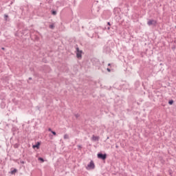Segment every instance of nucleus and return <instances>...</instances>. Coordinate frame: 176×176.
<instances>
[{
	"label": "nucleus",
	"instance_id": "nucleus-1",
	"mask_svg": "<svg viewBox=\"0 0 176 176\" xmlns=\"http://www.w3.org/2000/svg\"><path fill=\"white\" fill-rule=\"evenodd\" d=\"M76 57H77V58H82V53H83V51L80 50L79 47H76Z\"/></svg>",
	"mask_w": 176,
	"mask_h": 176
},
{
	"label": "nucleus",
	"instance_id": "nucleus-2",
	"mask_svg": "<svg viewBox=\"0 0 176 176\" xmlns=\"http://www.w3.org/2000/svg\"><path fill=\"white\" fill-rule=\"evenodd\" d=\"M98 159H101L102 160H105L107 159V154H102V153H98L97 154Z\"/></svg>",
	"mask_w": 176,
	"mask_h": 176
},
{
	"label": "nucleus",
	"instance_id": "nucleus-3",
	"mask_svg": "<svg viewBox=\"0 0 176 176\" xmlns=\"http://www.w3.org/2000/svg\"><path fill=\"white\" fill-rule=\"evenodd\" d=\"M87 167H89V168H91V170H94V168H95L96 167V165H94V162L91 161L87 165Z\"/></svg>",
	"mask_w": 176,
	"mask_h": 176
},
{
	"label": "nucleus",
	"instance_id": "nucleus-4",
	"mask_svg": "<svg viewBox=\"0 0 176 176\" xmlns=\"http://www.w3.org/2000/svg\"><path fill=\"white\" fill-rule=\"evenodd\" d=\"M157 21L155 20H149L147 22L148 25H156Z\"/></svg>",
	"mask_w": 176,
	"mask_h": 176
},
{
	"label": "nucleus",
	"instance_id": "nucleus-5",
	"mask_svg": "<svg viewBox=\"0 0 176 176\" xmlns=\"http://www.w3.org/2000/svg\"><path fill=\"white\" fill-rule=\"evenodd\" d=\"M39 146H41V142H37L36 144H33L32 148L33 149H35V148H36V149H39Z\"/></svg>",
	"mask_w": 176,
	"mask_h": 176
},
{
	"label": "nucleus",
	"instance_id": "nucleus-6",
	"mask_svg": "<svg viewBox=\"0 0 176 176\" xmlns=\"http://www.w3.org/2000/svg\"><path fill=\"white\" fill-rule=\"evenodd\" d=\"M100 140V137L98 136H96L94 135H93L92 136V141H98Z\"/></svg>",
	"mask_w": 176,
	"mask_h": 176
},
{
	"label": "nucleus",
	"instance_id": "nucleus-7",
	"mask_svg": "<svg viewBox=\"0 0 176 176\" xmlns=\"http://www.w3.org/2000/svg\"><path fill=\"white\" fill-rule=\"evenodd\" d=\"M64 140H69V136L68 134H65L63 136Z\"/></svg>",
	"mask_w": 176,
	"mask_h": 176
},
{
	"label": "nucleus",
	"instance_id": "nucleus-8",
	"mask_svg": "<svg viewBox=\"0 0 176 176\" xmlns=\"http://www.w3.org/2000/svg\"><path fill=\"white\" fill-rule=\"evenodd\" d=\"M52 14H53V16H56V14H57V11L56 10H52Z\"/></svg>",
	"mask_w": 176,
	"mask_h": 176
},
{
	"label": "nucleus",
	"instance_id": "nucleus-9",
	"mask_svg": "<svg viewBox=\"0 0 176 176\" xmlns=\"http://www.w3.org/2000/svg\"><path fill=\"white\" fill-rule=\"evenodd\" d=\"M50 28L51 30H54V23H52V25H50Z\"/></svg>",
	"mask_w": 176,
	"mask_h": 176
},
{
	"label": "nucleus",
	"instance_id": "nucleus-10",
	"mask_svg": "<svg viewBox=\"0 0 176 176\" xmlns=\"http://www.w3.org/2000/svg\"><path fill=\"white\" fill-rule=\"evenodd\" d=\"M168 104H169V105H173V104H174V100H169Z\"/></svg>",
	"mask_w": 176,
	"mask_h": 176
},
{
	"label": "nucleus",
	"instance_id": "nucleus-11",
	"mask_svg": "<svg viewBox=\"0 0 176 176\" xmlns=\"http://www.w3.org/2000/svg\"><path fill=\"white\" fill-rule=\"evenodd\" d=\"M14 173H17V170L16 169V168H14V170H12V171H11V174H14Z\"/></svg>",
	"mask_w": 176,
	"mask_h": 176
},
{
	"label": "nucleus",
	"instance_id": "nucleus-12",
	"mask_svg": "<svg viewBox=\"0 0 176 176\" xmlns=\"http://www.w3.org/2000/svg\"><path fill=\"white\" fill-rule=\"evenodd\" d=\"M38 160L40 162H41L42 163H43V162H45V160L43 158H42V157H38Z\"/></svg>",
	"mask_w": 176,
	"mask_h": 176
},
{
	"label": "nucleus",
	"instance_id": "nucleus-13",
	"mask_svg": "<svg viewBox=\"0 0 176 176\" xmlns=\"http://www.w3.org/2000/svg\"><path fill=\"white\" fill-rule=\"evenodd\" d=\"M51 133L53 134V135H57V133H56L54 131H52Z\"/></svg>",
	"mask_w": 176,
	"mask_h": 176
},
{
	"label": "nucleus",
	"instance_id": "nucleus-14",
	"mask_svg": "<svg viewBox=\"0 0 176 176\" xmlns=\"http://www.w3.org/2000/svg\"><path fill=\"white\" fill-rule=\"evenodd\" d=\"M9 17V16H8V14H5L4 15V19H6V21L8 20V18Z\"/></svg>",
	"mask_w": 176,
	"mask_h": 176
},
{
	"label": "nucleus",
	"instance_id": "nucleus-15",
	"mask_svg": "<svg viewBox=\"0 0 176 176\" xmlns=\"http://www.w3.org/2000/svg\"><path fill=\"white\" fill-rule=\"evenodd\" d=\"M14 148H19V144H14Z\"/></svg>",
	"mask_w": 176,
	"mask_h": 176
},
{
	"label": "nucleus",
	"instance_id": "nucleus-16",
	"mask_svg": "<svg viewBox=\"0 0 176 176\" xmlns=\"http://www.w3.org/2000/svg\"><path fill=\"white\" fill-rule=\"evenodd\" d=\"M75 116H76V118H79V116H80L79 113L75 114Z\"/></svg>",
	"mask_w": 176,
	"mask_h": 176
},
{
	"label": "nucleus",
	"instance_id": "nucleus-17",
	"mask_svg": "<svg viewBox=\"0 0 176 176\" xmlns=\"http://www.w3.org/2000/svg\"><path fill=\"white\" fill-rule=\"evenodd\" d=\"M48 131H50L52 133L53 131V130H52V128H49Z\"/></svg>",
	"mask_w": 176,
	"mask_h": 176
},
{
	"label": "nucleus",
	"instance_id": "nucleus-18",
	"mask_svg": "<svg viewBox=\"0 0 176 176\" xmlns=\"http://www.w3.org/2000/svg\"><path fill=\"white\" fill-rule=\"evenodd\" d=\"M107 71H108V72H111V69L107 68Z\"/></svg>",
	"mask_w": 176,
	"mask_h": 176
},
{
	"label": "nucleus",
	"instance_id": "nucleus-19",
	"mask_svg": "<svg viewBox=\"0 0 176 176\" xmlns=\"http://www.w3.org/2000/svg\"><path fill=\"white\" fill-rule=\"evenodd\" d=\"M28 80H32V77H30V78H28Z\"/></svg>",
	"mask_w": 176,
	"mask_h": 176
},
{
	"label": "nucleus",
	"instance_id": "nucleus-20",
	"mask_svg": "<svg viewBox=\"0 0 176 176\" xmlns=\"http://www.w3.org/2000/svg\"><path fill=\"white\" fill-rule=\"evenodd\" d=\"M116 148L118 149L119 148V146L118 144H116Z\"/></svg>",
	"mask_w": 176,
	"mask_h": 176
},
{
	"label": "nucleus",
	"instance_id": "nucleus-21",
	"mask_svg": "<svg viewBox=\"0 0 176 176\" xmlns=\"http://www.w3.org/2000/svg\"><path fill=\"white\" fill-rule=\"evenodd\" d=\"M21 164H24V161H21Z\"/></svg>",
	"mask_w": 176,
	"mask_h": 176
},
{
	"label": "nucleus",
	"instance_id": "nucleus-22",
	"mask_svg": "<svg viewBox=\"0 0 176 176\" xmlns=\"http://www.w3.org/2000/svg\"><path fill=\"white\" fill-rule=\"evenodd\" d=\"M107 25H111V23H110V22H108V23H107Z\"/></svg>",
	"mask_w": 176,
	"mask_h": 176
},
{
	"label": "nucleus",
	"instance_id": "nucleus-23",
	"mask_svg": "<svg viewBox=\"0 0 176 176\" xmlns=\"http://www.w3.org/2000/svg\"><path fill=\"white\" fill-rule=\"evenodd\" d=\"M1 50H5V47H1Z\"/></svg>",
	"mask_w": 176,
	"mask_h": 176
},
{
	"label": "nucleus",
	"instance_id": "nucleus-24",
	"mask_svg": "<svg viewBox=\"0 0 176 176\" xmlns=\"http://www.w3.org/2000/svg\"><path fill=\"white\" fill-rule=\"evenodd\" d=\"M107 30H111V28L108 27V28H107Z\"/></svg>",
	"mask_w": 176,
	"mask_h": 176
},
{
	"label": "nucleus",
	"instance_id": "nucleus-25",
	"mask_svg": "<svg viewBox=\"0 0 176 176\" xmlns=\"http://www.w3.org/2000/svg\"><path fill=\"white\" fill-rule=\"evenodd\" d=\"M78 148H82V146L79 145V146H78Z\"/></svg>",
	"mask_w": 176,
	"mask_h": 176
},
{
	"label": "nucleus",
	"instance_id": "nucleus-26",
	"mask_svg": "<svg viewBox=\"0 0 176 176\" xmlns=\"http://www.w3.org/2000/svg\"><path fill=\"white\" fill-rule=\"evenodd\" d=\"M110 65H111V63H109V64H108V66L110 67Z\"/></svg>",
	"mask_w": 176,
	"mask_h": 176
},
{
	"label": "nucleus",
	"instance_id": "nucleus-27",
	"mask_svg": "<svg viewBox=\"0 0 176 176\" xmlns=\"http://www.w3.org/2000/svg\"><path fill=\"white\" fill-rule=\"evenodd\" d=\"M109 138V137H107V140Z\"/></svg>",
	"mask_w": 176,
	"mask_h": 176
}]
</instances>
